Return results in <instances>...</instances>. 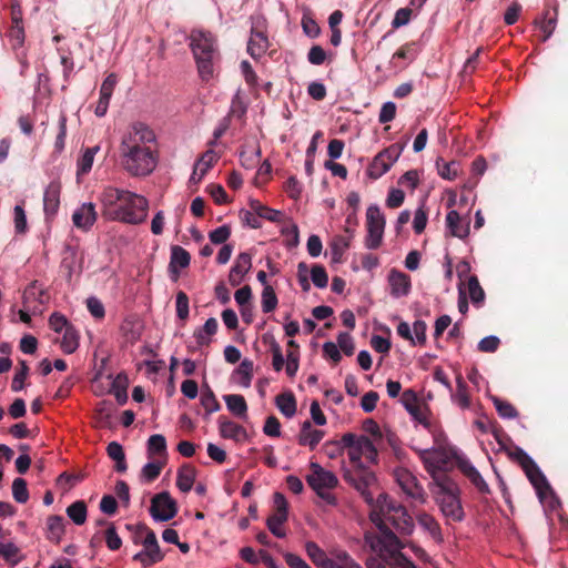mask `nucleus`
<instances>
[{"mask_svg": "<svg viewBox=\"0 0 568 568\" xmlns=\"http://www.w3.org/2000/svg\"><path fill=\"white\" fill-rule=\"evenodd\" d=\"M252 267L251 254L243 252L240 253L234 262V265L229 273V282L232 286H239L244 276L248 273Z\"/></svg>", "mask_w": 568, "mask_h": 568, "instance_id": "obj_20", "label": "nucleus"}, {"mask_svg": "<svg viewBox=\"0 0 568 568\" xmlns=\"http://www.w3.org/2000/svg\"><path fill=\"white\" fill-rule=\"evenodd\" d=\"M311 280L318 288H325L328 284L327 273L322 265H314L311 268Z\"/></svg>", "mask_w": 568, "mask_h": 568, "instance_id": "obj_57", "label": "nucleus"}, {"mask_svg": "<svg viewBox=\"0 0 568 568\" xmlns=\"http://www.w3.org/2000/svg\"><path fill=\"white\" fill-rule=\"evenodd\" d=\"M154 131L143 122L132 123L122 134L119 145L120 164L131 176L150 175L158 165V153L151 144Z\"/></svg>", "mask_w": 568, "mask_h": 568, "instance_id": "obj_1", "label": "nucleus"}, {"mask_svg": "<svg viewBox=\"0 0 568 568\" xmlns=\"http://www.w3.org/2000/svg\"><path fill=\"white\" fill-rule=\"evenodd\" d=\"M404 148L397 143L389 145L388 148L376 154L366 170V174L374 180L379 179L387 173L390 168L399 159Z\"/></svg>", "mask_w": 568, "mask_h": 568, "instance_id": "obj_12", "label": "nucleus"}, {"mask_svg": "<svg viewBox=\"0 0 568 568\" xmlns=\"http://www.w3.org/2000/svg\"><path fill=\"white\" fill-rule=\"evenodd\" d=\"M388 284L390 287V295L399 298L407 296L412 288L410 277L398 270H390L388 274Z\"/></svg>", "mask_w": 568, "mask_h": 568, "instance_id": "obj_19", "label": "nucleus"}, {"mask_svg": "<svg viewBox=\"0 0 568 568\" xmlns=\"http://www.w3.org/2000/svg\"><path fill=\"white\" fill-rule=\"evenodd\" d=\"M190 48L196 61L202 80L209 81L214 74V62L219 59L216 40L211 32L192 30L189 37Z\"/></svg>", "mask_w": 568, "mask_h": 568, "instance_id": "obj_5", "label": "nucleus"}, {"mask_svg": "<svg viewBox=\"0 0 568 568\" xmlns=\"http://www.w3.org/2000/svg\"><path fill=\"white\" fill-rule=\"evenodd\" d=\"M235 302L241 307L242 317H245V306L250 305L252 298V290L248 285L239 288L234 294Z\"/></svg>", "mask_w": 568, "mask_h": 568, "instance_id": "obj_56", "label": "nucleus"}, {"mask_svg": "<svg viewBox=\"0 0 568 568\" xmlns=\"http://www.w3.org/2000/svg\"><path fill=\"white\" fill-rule=\"evenodd\" d=\"M310 474L306 476V483L316 493V495L328 505H336V498L332 494L338 485V478L336 475L323 468L317 463H311Z\"/></svg>", "mask_w": 568, "mask_h": 568, "instance_id": "obj_8", "label": "nucleus"}, {"mask_svg": "<svg viewBox=\"0 0 568 568\" xmlns=\"http://www.w3.org/2000/svg\"><path fill=\"white\" fill-rule=\"evenodd\" d=\"M68 517L73 524L81 526L85 523L88 516L87 505L83 500H77L68 506L65 510Z\"/></svg>", "mask_w": 568, "mask_h": 568, "instance_id": "obj_39", "label": "nucleus"}, {"mask_svg": "<svg viewBox=\"0 0 568 568\" xmlns=\"http://www.w3.org/2000/svg\"><path fill=\"white\" fill-rule=\"evenodd\" d=\"M12 496L19 504H26L29 499L27 483L22 478H16L12 483Z\"/></svg>", "mask_w": 568, "mask_h": 568, "instance_id": "obj_50", "label": "nucleus"}, {"mask_svg": "<svg viewBox=\"0 0 568 568\" xmlns=\"http://www.w3.org/2000/svg\"><path fill=\"white\" fill-rule=\"evenodd\" d=\"M98 219L95 205L92 202H84L72 213L73 225L84 232L91 230Z\"/></svg>", "mask_w": 568, "mask_h": 568, "instance_id": "obj_18", "label": "nucleus"}, {"mask_svg": "<svg viewBox=\"0 0 568 568\" xmlns=\"http://www.w3.org/2000/svg\"><path fill=\"white\" fill-rule=\"evenodd\" d=\"M305 551L312 562L318 568H329L333 562V549L326 554L316 542L307 541Z\"/></svg>", "mask_w": 568, "mask_h": 568, "instance_id": "obj_23", "label": "nucleus"}, {"mask_svg": "<svg viewBox=\"0 0 568 568\" xmlns=\"http://www.w3.org/2000/svg\"><path fill=\"white\" fill-rule=\"evenodd\" d=\"M337 444L347 448L348 458L356 468H364V462L368 464L377 463V449L366 436L346 433Z\"/></svg>", "mask_w": 568, "mask_h": 568, "instance_id": "obj_7", "label": "nucleus"}, {"mask_svg": "<svg viewBox=\"0 0 568 568\" xmlns=\"http://www.w3.org/2000/svg\"><path fill=\"white\" fill-rule=\"evenodd\" d=\"M364 541L369 549L376 554L392 568H417L415 564L407 558L402 549L406 545L399 540L393 530H385L384 536H377L374 531H367L364 535Z\"/></svg>", "mask_w": 568, "mask_h": 568, "instance_id": "obj_3", "label": "nucleus"}, {"mask_svg": "<svg viewBox=\"0 0 568 568\" xmlns=\"http://www.w3.org/2000/svg\"><path fill=\"white\" fill-rule=\"evenodd\" d=\"M494 406L501 418L514 419L518 413L516 408L508 402H505L498 397H493Z\"/></svg>", "mask_w": 568, "mask_h": 568, "instance_id": "obj_46", "label": "nucleus"}, {"mask_svg": "<svg viewBox=\"0 0 568 568\" xmlns=\"http://www.w3.org/2000/svg\"><path fill=\"white\" fill-rule=\"evenodd\" d=\"M288 515L274 513L266 520L268 530L277 538H284L286 536L285 529L283 528L284 523L287 520Z\"/></svg>", "mask_w": 568, "mask_h": 568, "instance_id": "obj_41", "label": "nucleus"}, {"mask_svg": "<svg viewBox=\"0 0 568 568\" xmlns=\"http://www.w3.org/2000/svg\"><path fill=\"white\" fill-rule=\"evenodd\" d=\"M277 296L271 285H265L262 291L261 305L264 313L273 312L277 306Z\"/></svg>", "mask_w": 568, "mask_h": 568, "instance_id": "obj_43", "label": "nucleus"}, {"mask_svg": "<svg viewBox=\"0 0 568 568\" xmlns=\"http://www.w3.org/2000/svg\"><path fill=\"white\" fill-rule=\"evenodd\" d=\"M219 430L223 438L244 442L247 439V432L241 425L224 417L219 418Z\"/></svg>", "mask_w": 568, "mask_h": 568, "instance_id": "obj_22", "label": "nucleus"}, {"mask_svg": "<svg viewBox=\"0 0 568 568\" xmlns=\"http://www.w3.org/2000/svg\"><path fill=\"white\" fill-rule=\"evenodd\" d=\"M276 407L287 418H291L296 413V400L292 393H283L276 396Z\"/></svg>", "mask_w": 568, "mask_h": 568, "instance_id": "obj_37", "label": "nucleus"}, {"mask_svg": "<svg viewBox=\"0 0 568 568\" xmlns=\"http://www.w3.org/2000/svg\"><path fill=\"white\" fill-rule=\"evenodd\" d=\"M48 302L44 287L38 282H31L22 292V305L32 311L33 315H41Z\"/></svg>", "mask_w": 568, "mask_h": 568, "instance_id": "obj_15", "label": "nucleus"}, {"mask_svg": "<svg viewBox=\"0 0 568 568\" xmlns=\"http://www.w3.org/2000/svg\"><path fill=\"white\" fill-rule=\"evenodd\" d=\"M143 549L151 552L153 556L159 558L160 560L163 559V555L161 552V549L159 547L156 536L153 531H148L144 540H143Z\"/></svg>", "mask_w": 568, "mask_h": 568, "instance_id": "obj_59", "label": "nucleus"}, {"mask_svg": "<svg viewBox=\"0 0 568 568\" xmlns=\"http://www.w3.org/2000/svg\"><path fill=\"white\" fill-rule=\"evenodd\" d=\"M446 225L450 234L458 239H465L469 235V220L463 219L455 210H450L446 215Z\"/></svg>", "mask_w": 568, "mask_h": 568, "instance_id": "obj_21", "label": "nucleus"}, {"mask_svg": "<svg viewBox=\"0 0 568 568\" xmlns=\"http://www.w3.org/2000/svg\"><path fill=\"white\" fill-rule=\"evenodd\" d=\"M64 534V521L61 516H50L47 519V539L59 542Z\"/></svg>", "mask_w": 568, "mask_h": 568, "instance_id": "obj_34", "label": "nucleus"}, {"mask_svg": "<svg viewBox=\"0 0 568 568\" xmlns=\"http://www.w3.org/2000/svg\"><path fill=\"white\" fill-rule=\"evenodd\" d=\"M49 326L55 333L61 334L64 331H67V328L72 327L73 325L63 314L54 312L49 316Z\"/></svg>", "mask_w": 568, "mask_h": 568, "instance_id": "obj_47", "label": "nucleus"}, {"mask_svg": "<svg viewBox=\"0 0 568 568\" xmlns=\"http://www.w3.org/2000/svg\"><path fill=\"white\" fill-rule=\"evenodd\" d=\"M369 519L377 527V536H384L385 530H390L386 525L389 521L402 535H412L415 529L413 517L407 509L390 499L387 494H379L374 508L371 509Z\"/></svg>", "mask_w": 568, "mask_h": 568, "instance_id": "obj_2", "label": "nucleus"}, {"mask_svg": "<svg viewBox=\"0 0 568 568\" xmlns=\"http://www.w3.org/2000/svg\"><path fill=\"white\" fill-rule=\"evenodd\" d=\"M385 216L377 204H371L366 210V230L365 246L368 250H376L381 246L384 230Z\"/></svg>", "mask_w": 568, "mask_h": 568, "instance_id": "obj_11", "label": "nucleus"}, {"mask_svg": "<svg viewBox=\"0 0 568 568\" xmlns=\"http://www.w3.org/2000/svg\"><path fill=\"white\" fill-rule=\"evenodd\" d=\"M231 236V227L221 225L209 233V239L213 244H224Z\"/></svg>", "mask_w": 568, "mask_h": 568, "instance_id": "obj_61", "label": "nucleus"}, {"mask_svg": "<svg viewBox=\"0 0 568 568\" xmlns=\"http://www.w3.org/2000/svg\"><path fill=\"white\" fill-rule=\"evenodd\" d=\"M163 464L160 462H150L141 470V479L151 483L156 479L162 470Z\"/></svg>", "mask_w": 568, "mask_h": 568, "instance_id": "obj_52", "label": "nucleus"}, {"mask_svg": "<svg viewBox=\"0 0 568 568\" xmlns=\"http://www.w3.org/2000/svg\"><path fill=\"white\" fill-rule=\"evenodd\" d=\"M345 478L355 487L356 490L361 493L365 501L373 509L376 500H374L371 487H373L376 484L375 475L372 471L366 470L364 467L357 468L354 474H347Z\"/></svg>", "mask_w": 568, "mask_h": 568, "instance_id": "obj_13", "label": "nucleus"}, {"mask_svg": "<svg viewBox=\"0 0 568 568\" xmlns=\"http://www.w3.org/2000/svg\"><path fill=\"white\" fill-rule=\"evenodd\" d=\"M449 393L450 399L455 405H457L462 409L469 408L470 399L467 392V384L460 375L456 377V390H452Z\"/></svg>", "mask_w": 568, "mask_h": 568, "instance_id": "obj_29", "label": "nucleus"}, {"mask_svg": "<svg viewBox=\"0 0 568 568\" xmlns=\"http://www.w3.org/2000/svg\"><path fill=\"white\" fill-rule=\"evenodd\" d=\"M252 207L256 212L258 219L264 217L272 222H282L283 221L284 215L281 211L270 209L265 205H262L258 202L253 203Z\"/></svg>", "mask_w": 568, "mask_h": 568, "instance_id": "obj_45", "label": "nucleus"}, {"mask_svg": "<svg viewBox=\"0 0 568 568\" xmlns=\"http://www.w3.org/2000/svg\"><path fill=\"white\" fill-rule=\"evenodd\" d=\"M436 165H437V170H438V174L445 179V180H455L458 175V171H459V163L458 162H455V161H452V162H443V161H437L436 162Z\"/></svg>", "mask_w": 568, "mask_h": 568, "instance_id": "obj_44", "label": "nucleus"}, {"mask_svg": "<svg viewBox=\"0 0 568 568\" xmlns=\"http://www.w3.org/2000/svg\"><path fill=\"white\" fill-rule=\"evenodd\" d=\"M324 437V432L313 428L310 420H305L302 424L301 432L298 434V444L302 446H308L314 449Z\"/></svg>", "mask_w": 568, "mask_h": 568, "instance_id": "obj_25", "label": "nucleus"}, {"mask_svg": "<svg viewBox=\"0 0 568 568\" xmlns=\"http://www.w3.org/2000/svg\"><path fill=\"white\" fill-rule=\"evenodd\" d=\"M29 374V367L27 365L26 361L20 362V369L16 372L12 383H11V389L13 392H20L24 387V381Z\"/></svg>", "mask_w": 568, "mask_h": 568, "instance_id": "obj_55", "label": "nucleus"}, {"mask_svg": "<svg viewBox=\"0 0 568 568\" xmlns=\"http://www.w3.org/2000/svg\"><path fill=\"white\" fill-rule=\"evenodd\" d=\"M416 518L418 525L429 534L435 542L442 544L444 541L442 528L434 516L423 511L418 514Z\"/></svg>", "mask_w": 568, "mask_h": 568, "instance_id": "obj_26", "label": "nucleus"}, {"mask_svg": "<svg viewBox=\"0 0 568 568\" xmlns=\"http://www.w3.org/2000/svg\"><path fill=\"white\" fill-rule=\"evenodd\" d=\"M58 126L59 132L54 141V149L58 153H61L64 150L67 136V115L64 113L60 114Z\"/></svg>", "mask_w": 568, "mask_h": 568, "instance_id": "obj_54", "label": "nucleus"}, {"mask_svg": "<svg viewBox=\"0 0 568 568\" xmlns=\"http://www.w3.org/2000/svg\"><path fill=\"white\" fill-rule=\"evenodd\" d=\"M246 110L247 103L245 102L242 91L239 89L232 99L230 114L240 119L246 113Z\"/></svg>", "mask_w": 568, "mask_h": 568, "instance_id": "obj_48", "label": "nucleus"}, {"mask_svg": "<svg viewBox=\"0 0 568 568\" xmlns=\"http://www.w3.org/2000/svg\"><path fill=\"white\" fill-rule=\"evenodd\" d=\"M270 47V42L266 34L251 33L247 42V53L253 59H258L265 54Z\"/></svg>", "mask_w": 568, "mask_h": 568, "instance_id": "obj_27", "label": "nucleus"}, {"mask_svg": "<svg viewBox=\"0 0 568 568\" xmlns=\"http://www.w3.org/2000/svg\"><path fill=\"white\" fill-rule=\"evenodd\" d=\"M196 470L192 466H182L176 476V486L183 493H189L195 481Z\"/></svg>", "mask_w": 568, "mask_h": 568, "instance_id": "obj_32", "label": "nucleus"}, {"mask_svg": "<svg viewBox=\"0 0 568 568\" xmlns=\"http://www.w3.org/2000/svg\"><path fill=\"white\" fill-rule=\"evenodd\" d=\"M126 388H128L126 376H124L122 374L116 375L112 381L111 393L114 395L116 402L120 405L125 404L128 400Z\"/></svg>", "mask_w": 568, "mask_h": 568, "instance_id": "obj_40", "label": "nucleus"}, {"mask_svg": "<svg viewBox=\"0 0 568 568\" xmlns=\"http://www.w3.org/2000/svg\"><path fill=\"white\" fill-rule=\"evenodd\" d=\"M429 488L435 503L447 521L459 523L464 520L465 513L459 497L460 491L453 479L438 477Z\"/></svg>", "mask_w": 568, "mask_h": 568, "instance_id": "obj_4", "label": "nucleus"}, {"mask_svg": "<svg viewBox=\"0 0 568 568\" xmlns=\"http://www.w3.org/2000/svg\"><path fill=\"white\" fill-rule=\"evenodd\" d=\"M418 456L426 470L432 476L433 483H436V478L438 477H448L442 473L450 460V450L448 448L439 445L436 447L419 449Z\"/></svg>", "mask_w": 568, "mask_h": 568, "instance_id": "obj_10", "label": "nucleus"}, {"mask_svg": "<svg viewBox=\"0 0 568 568\" xmlns=\"http://www.w3.org/2000/svg\"><path fill=\"white\" fill-rule=\"evenodd\" d=\"M329 568H363L355 559L344 549H333V562Z\"/></svg>", "mask_w": 568, "mask_h": 568, "instance_id": "obj_36", "label": "nucleus"}, {"mask_svg": "<svg viewBox=\"0 0 568 568\" xmlns=\"http://www.w3.org/2000/svg\"><path fill=\"white\" fill-rule=\"evenodd\" d=\"M118 78L114 73H110L101 84L100 98L111 100L113 91L116 87Z\"/></svg>", "mask_w": 568, "mask_h": 568, "instance_id": "obj_60", "label": "nucleus"}, {"mask_svg": "<svg viewBox=\"0 0 568 568\" xmlns=\"http://www.w3.org/2000/svg\"><path fill=\"white\" fill-rule=\"evenodd\" d=\"M60 192L61 187L59 183H50L43 194V210L48 216H53L60 206Z\"/></svg>", "mask_w": 568, "mask_h": 568, "instance_id": "obj_24", "label": "nucleus"}, {"mask_svg": "<svg viewBox=\"0 0 568 568\" xmlns=\"http://www.w3.org/2000/svg\"><path fill=\"white\" fill-rule=\"evenodd\" d=\"M556 22H557V16L556 13L554 16H549V12L547 11L545 16L541 19L536 20V24L542 32V41H547L551 34L554 33L556 29Z\"/></svg>", "mask_w": 568, "mask_h": 568, "instance_id": "obj_42", "label": "nucleus"}, {"mask_svg": "<svg viewBox=\"0 0 568 568\" xmlns=\"http://www.w3.org/2000/svg\"><path fill=\"white\" fill-rule=\"evenodd\" d=\"M515 457L534 486L540 504L549 510H556L559 506V500L536 463L523 449H518L515 453Z\"/></svg>", "mask_w": 568, "mask_h": 568, "instance_id": "obj_6", "label": "nucleus"}, {"mask_svg": "<svg viewBox=\"0 0 568 568\" xmlns=\"http://www.w3.org/2000/svg\"><path fill=\"white\" fill-rule=\"evenodd\" d=\"M191 256L186 250L182 246H173L171 250L170 270L174 273H179L181 268L189 266Z\"/></svg>", "mask_w": 568, "mask_h": 568, "instance_id": "obj_33", "label": "nucleus"}, {"mask_svg": "<svg viewBox=\"0 0 568 568\" xmlns=\"http://www.w3.org/2000/svg\"><path fill=\"white\" fill-rule=\"evenodd\" d=\"M100 152V145L87 148L82 151L81 155L77 161V175L88 174L93 165L95 155Z\"/></svg>", "mask_w": 568, "mask_h": 568, "instance_id": "obj_28", "label": "nucleus"}, {"mask_svg": "<svg viewBox=\"0 0 568 568\" xmlns=\"http://www.w3.org/2000/svg\"><path fill=\"white\" fill-rule=\"evenodd\" d=\"M261 156L260 148H252L251 150H243L240 153L241 164L243 168L251 170L253 169Z\"/></svg>", "mask_w": 568, "mask_h": 568, "instance_id": "obj_49", "label": "nucleus"}, {"mask_svg": "<svg viewBox=\"0 0 568 568\" xmlns=\"http://www.w3.org/2000/svg\"><path fill=\"white\" fill-rule=\"evenodd\" d=\"M62 334L60 347L64 354H72L79 347V333L74 326L67 328Z\"/></svg>", "mask_w": 568, "mask_h": 568, "instance_id": "obj_38", "label": "nucleus"}, {"mask_svg": "<svg viewBox=\"0 0 568 568\" xmlns=\"http://www.w3.org/2000/svg\"><path fill=\"white\" fill-rule=\"evenodd\" d=\"M201 405L204 407L207 415L215 413L221 408L214 393L210 388L202 392Z\"/></svg>", "mask_w": 568, "mask_h": 568, "instance_id": "obj_51", "label": "nucleus"}, {"mask_svg": "<svg viewBox=\"0 0 568 568\" xmlns=\"http://www.w3.org/2000/svg\"><path fill=\"white\" fill-rule=\"evenodd\" d=\"M396 479L402 490L407 495V497L414 499L415 501L422 505L426 503V493L412 473H409L406 469H400L396 471Z\"/></svg>", "mask_w": 568, "mask_h": 568, "instance_id": "obj_17", "label": "nucleus"}, {"mask_svg": "<svg viewBox=\"0 0 568 568\" xmlns=\"http://www.w3.org/2000/svg\"><path fill=\"white\" fill-rule=\"evenodd\" d=\"M468 293L473 303H480L485 297V293L476 276H470L468 280Z\"/></svg>", "mask_w": 568, "mask_h": 568, "instance_id": "obj_63", "label": "nucleus"}, {"mask_svg": "<svg viewBox=\"0 0 568 568\" xmlns=\"http://www.w3.org/2000/svg\"><path fill=\"white\" fill-rule=\"evenodd\" d=\"M175 308L180 320L185 321L189 317V297L183 291L176 294Z\"/></svg>", "mask_w": 568, "mask_h": 568, "instance_id": "obj_58", "label": "nucleus"}, {"mask_svg": "<svg viewBox=\"0 0 568 568\" xmlns=\"http://www.w3.org/2000/svg\"><path fill=\"white\" fill-rule=\"evenodd\" d=\"M166 450V440L163 435L155 434L150 436L148 440V454L149 456L155 454H163Z\"/></svg>", "mask_w": 568, "mask_h": 568, "instance_id": "obj_53", "label": "nucleus"}, {"mask_svg": "<svg viewBox=\"0 0 568 568\" xmlns=\"http://www.w3.org/2000/svg\"><path fill=\"white\" fill-rule=\"evenodd\" d=\"M223 399L226 404L227 409L239 417H246L247 405L245 398L242 395L231 394L224 395Z\"/></svg>", "mask_w": 568, "mask_h": 568, "instance_id": "obj_35", "label": "nucleus"}, {"mask_svg": "<svg viewBox=\"0 0 568 568\" xmlns=\"http://www.w3.org/2000/svg\"><path fill=\"white\" fill-rule=\"evenodd\" d=\"M217 331V321L214 317L206 320L204 325L194 332V337L199 346L209 345L212 341V336Z\"/></svg>", "mask_w": 568, "mask_h": 568, "instance_id": "obj_31", "label": "nucleus"}, {"mask_svg": "<svg viewBox=\"0 0 568 568\" xmlns=\"http://www.w3.org/2000/svg\"><path fill=\"white\" fill-rule=\"evenodd\" d=\"M219 155L214 150H207L197 161L196 166L202 171H207L217 162Z\"/></svg>", "mask_w": 568, "mask_h": 568, "instance_id": "obj_64", "label": "nucleus"}, {"mask_svg": "<svg viewBox=\"0 0 568 568\" xmlns=\"http://www.w3.org/2000/svg\"><path fill=\"white\" fill-rule=\"evenodd\" d=\"M178 513L176 503L169 493L156 494L151 500L150 514L155 521H168Z\"/></svg>", "mask_w": 568, "mask_h": 568, "instance_id": "obj_14", "label": "nucleus"}, {"mask_svg": "<svg viewBox=\"0 0 568 568\" xmlns=\"http://www.w3.org/2000/svg\"><path fill=\"white\" fill-rule=\"evenodd\" d=\"M129 191L121 190L113 186H108L100 195V201L103 207V215L111 221L120 212L119 205L123 203Z\"/></svg>", "mask_w": 568, "mask_h": 568, "instance_id": "obj_16", "label": "nucleus"}, {"mask_svg": "<svg viewBox=\"0 0 568 568\" xmlns=\"http://www.w3.org/2000/svg\"><path fill=\"white\" fill-rule=\"evenodd\" d=\"M87 307H88V311L90 312V314L95 320H102L105 316L104 305L95 296H90L87 298Z\"/></svg>", "mask_w": 568, "mask_h": 568, "instance_id": "obj_62", "label": "nucleus"}, {"mask_svg": "<svg viewBox=\"0 0 568 568\" xmlns=\"http://www.w3.org/2000/svg\"><path fill=\"white\" fill-rule=\"evenodd\" d=\"M252 377L253 363L248 359L242 361L232 375L234 383L241 385L244 388H248L251 386Z\"/></svg>", "mask_w": 568, "mask_h": 568, "instance_id": "obj_30", "label": "nucleus"}, {"mask_svg": "<svg viewBox=\"0 0 568 568\" xmlns=\"http://www.w3.org/2000/svg\"><path fill=\"white\" fill-rule=\"evenodd\" d=\"M149 202L148 200L133 192H128L125 200L119 205V213L114 216V221L129 224H140L146 220Z\"/></svg>", "mask_w": 568, "mask_h": 568, "instance_id": "obj_9", "label": "nucleus"}]
</instances>
